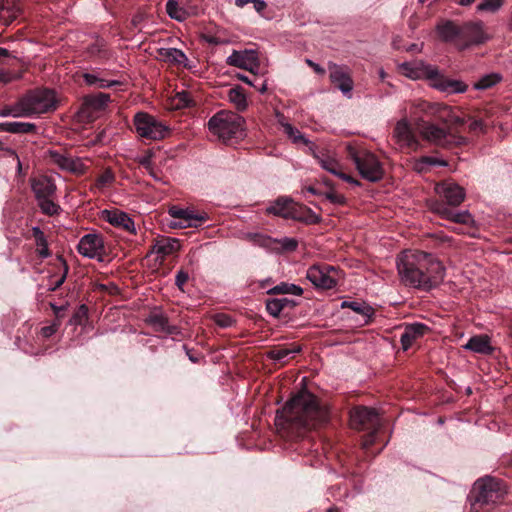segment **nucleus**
Listing matches in <instances>:
<instances>
[{
  "mask_svg": "<svg viewBox=\"0 0 512 512\" xmlns=\"http://www.w3.org/2000/svg\"><path fill=\"white\" fill-rule=\"evenodd\" d=\"M329 419V410L315 395L306 389L295 394L275 417V425L288 438L297 439L304 433L324 424Z\"/></svg>",
  "mask_w": 512,
  "mask_h": 512,
  "instance_id": "f257e3e1",
  "label": "nucleus"
},
{
  "mask_svg": "<svg viewBox=\"0 0 512 512\" xmlns=\"http://www.w3.org/2000/svg\"><path fill=\"white\" fill-rule=\"evenodd\" d=\"M401 281L409 287L430 291L445 277L443 264L431 253L417 251L403 254L397 261Z\"/></svg>",
  "mask_w": 512,
  "mask_h": 512,
  "instance_id": "f03ea898",
  "label": "nucleus"
},
{
  "mask_svg": "<svg viewBox=\"0 0 512 512\" xmlns=\"http://www.w3.org/2000/svg\"><path fill=\"white\" fill-rule=\"evenodd\" d=\"M402 73L411 78L418 79L425 76L431 81V86L443 93L460 94L468 89V85L461 80L447 78L441 75L438 69L432 65L405 62L400 65Z\"/></svg>",
  "mask_w": 512,
  "mask_h": 512,
  "instance_id": "7ed1b4c3",
  "label": "nucleus"
},
{
  "mask_svg": "<svg viewBox=\"0 0 512 512\" xmlns=\"http://www.w3.org/2000/svg\"><path fill=\"white\" fill-rule=\"evenodd\" d=\"M506 493L502 480L491 476L478 479L471 492L470 512H491Z\"/></svg>",
  "mask_w": 512,
  "mask_h": 512,
  "instance_id": "20e7f679",
  "label": "nucleus"
},
{
  "mask_svg": "<svg viewBox=\"0 0 512 512\" xmlns=\"http://www.w3.org/2000/svg\"><path fill=\"white\" fill-rule=\"evenodd\" d=\"M30 186L43 214L55 216L61 212V207L54 201L57 187L51 177L47 175L32 177Z\"/></svg>",
  "mask_w": 512,
  "mask_h": 512,
  "instance_id": "39448f33",
  "label": "nucleus"
},
{
  "mask_svg": "<svg viewBox=\"0 0 512 512\" xmlns=\"http://www.w3.org/2000/svg\"><path fill=\"white\" fill-rule=\"evenodd\" d=\"M351 424L359 430L369 431L363 440L364 448H369L376 442V435L382 426L380 416L375 408L359 406L350 413Z\"/></svg>",
  "mask_w": 512,
  "mask_h": 512,
  "instance_id": "423d86ee",
  "label": "nucleus"
},
{
  "mask_svg": "<svg viewBox=\"0 0 512 512\" xmlns=\"http://www.w3.org/2000/svg\"><path fill=\"white\" fill-rule=\"evenodd\" d=\"M244 118L234 112L221 110L208 121L209 130L219 139L226 142L242 131Z\"/></svg>",
  "mask_w": 512,
  "mask_h": 512,
  "instance_id": "0eeeda50",
  "label": "nucleus"
},
{
  "mask_svg": "<svg viewBox=\"0 0 512 512\" xmlns=\"http://www.w3.org/2000/svg\"><path fill=\"white\" fill-rule=\"evenodd\" d=\"M27 117H37L54 111L57 106L55 92L51 89H35L20 98Z\"/></svg>",
  "mask_w": 512,
  "mask_h": 512,
  "instance_id": "6e6552de",
  "label": "nucleus"
},
{
  "mask_svg": "<svg viewBox=\"0 0 512 512\" xmlns=\"http://www.w3.org/2000/svg\"><path fill=\"white\" fill-rule=\"evenodd\" d=\"M422 136L429 142L443 148L462 146L468 143V139L453 131L450 127L442 128L433 123H418Z\"/></svg>",
  "mask_w": 512,
  "mask_h": 512,
  "instance_id": "1a4fd4ad",
  "label": "nucleus"
},
{
  "mask_svg": "<svg viewBox=\"0 0 512 512\" xmlns=\"http://www.w3.org/2000/svg\"><path fill=\"white\" fill-rule=\"evenodd\" d=\"M349 157L354 162L360 176L369 182H378L384 176V170L377 156L367 150L349 149Z\"/></svg>",
  "mask_w": 512,
  "mask_h": 512,
  "instance_id": "9d476101",
  "label": "nucleus"
},
{
  "mask_svg": "<svg viewBox=\"0 0 512 512\" xmlns=\"http://www.w3.org/2000/svg\"><path fill=\"white\" fill-rule=\"evenodd\" d=\"M133 122L137 134L142 138L160 140L165 137L168 131L166 125L146 112L136 113Z\"/></svg>",
  "mask_w": 512,
  "mask_h": 512,
  "instance_id": "9b49d317",
  "label": "nucleus"
},
{
  "mask_svg": "<svg viewBox=\"0 0 512 512\" xmlns=\"http://www.w3.org/2000/svg\"><path fill=\"white\" fill-rule=\"evenodd\" d=\"M489 40L482 21H469L462 24L461 39L458 50H465L471 46L481 45Z\"/></svg>",
  "mask_w": 512,
  "mask_h": 512,
  "instance_id": "f8f14e48",
  "label": "nucleus"
},
{
  "mask_svg": "<svg viewBox=\"0 0 512 512\" xmlns=\"http://www.w3.org/2000/svg\"><path fill=\"white\" fill-rule=\"evenodd\" d=\"M79 254L89 259H97L102 262L104 260V243L98 234L84 235L77 246Z\"/></svg>",
  "mask_w": 512,
  "mask_h": 512,
  "instance_id": "ddd939ff",
  "label": "nucleus"
},
{
  "mask_svg": "<svg viewBox=\"0 0 512 512\" xmlns=\"http://www.w3.org/2000/svg\"><path fill=\"white\" fill-rule=\"evenodd\" d=\"M436 193L445 200V205L459 206L465 199L466 193L463 187L453 181H443L435 186Z\"/></svg>",
  "mask_w": 512,
  "mask_h": 512,
  "instance_id": "4468645a",
  "label": "nucleus"
},
{
  "mask_svg": "<svg viewBox=\"0 0 512 512\" xmlns=\"http://www.w3.org/2000/svg\"><path fill=\"white\" fill-rule=\"evenodd\" d=\"M226 63L230 66L248 70L251 73L259 68L258 55L256 51L251 49L233 50L231 55L227 57Z\"/></svg>",
  "mask_w": 512,
  "mask_h": 512,
  "instance_id": "2eb2a0df",
  "label": "nucleus"
},
{
  "mask_svg": "<svg viewBox=\"0 0 512 512\" xmlns=\"http://www.w3.org/2000/svg\"><path fill=\"white\" fill-rule=\"evenodd\" d=\"M48 157L49 161L61 170L74 174H83L86 170V166L80 158H74L54 150L48 152Z\"/></svg>",
  "mask_w": 512,
  "mask_h": 512,
  "instance_id": "dca6fc26",
  "label": "nucleus"
},
{
  "mask_svg": "<svg viewBox=\"0 0 512 512\" xmlns=\"http://www.w3.org/2000/svg\"><path fill=\"white\" fill-rule=\"evenodd\" d=\"M329 77L331 82L348 98L351 97L353 89V80L351 79L348 68L334 63L329 64Z\"/></svg>",
  "mask_w": 512,
  "mask_h": 512,
  "instance_id": "f3484780",
  "label": "nucleus"
},
{
  "mask_svg": "<svg viewBox=\"0 0 512 512\" xmlns=\"http://www.w3.org/2000/svg\"><path fill=\"white\" fill-rule=\"evenodd\" d=\"M431 210L438 214L441 218L450 220L454 223L469 225L473 222V218L468 210L453 211L444 202L433 201L430 204Z\"/></svg>",
  "mask_w": 512,
  "mask_h": 512,
  "instance_id": "a211bd4d",
  "label": "nucleus"
},
{
  "mask_svg": "<svg viewBox=\"0 0 512 512\" xmlns=\"http://www.w3.org/2000/svg\"><path fill=\"white\" fill-rule=\"evenodd\" d=\"M393 138L401 148H417L418 140L406 117L397 121Z\"/></svg>",
  "mask_w": 512,
  "mask_h": 512,
  "instance_id": "6ab92c4d",
  "label": "nucleus"
},
{
  "mask_svg": "<svg viewBox=\"0 0 512 512\" xmlns=\"http://www.w3.org/2000/svg\"><path fill=\"white\" fill-rule=\"evenodd\" d=\"M413 107L423 114L434 116L437 121L446 125L447 127L450 124V116L453 115V110L451 107L440 104H432L426 101H419L415 103Z\"/></svg>",
  "mask_w": 512,
  "mask_h": 512,
  "instance_id": "aec40b11",
  "label": "nucleus"
},
{
  "mask_svg": "<svg viewBox=\"0 0 512 512\" xmlns=\"http://www.w3.org/2000/svg\"><path fill=\"white\" fill-rule=\"evenodd\" d=\"M306 278L316 287L332 289L337 286L338 278L327 273L320 265L311 266L306 273Z\"/></svg>",
  "mask_w": 512,
  "mask_h": 512,
  "instance_id": "412c9836",
  "label": "nucleus"
},
{
  "mask_svg": "<svg viewBox=\"0 0 512 512\" xmlns=\"http://www.w3.org/2000/svg\"><path fill=\"white\" fill-rule=\"evenodd\" d=\"M101 218L114 227L121 228L131 234L136 233L135 223L132 218L125 212L118 209L103 210Z\"/></svg>",
  "mask_w": 512,
  "mask_h": 512,
  "instance_id": "4be33fe9",
  "label": "nucleus"
},
{
  "mask_svg": "<svg viewBox=\"0 0 512 512\" xmlns=\"http://www.w3.org/2000/svg\"><path fill=\"white\" fill-rule=\"evenodd\" d=\"M462 25H458L452 20H441L436 25V32L441 41L454 44L458 49L461 39Z\"/></svg>",
  "mask_w": 512,
  "mask_h": 512,
  "instance_id": "5701e85b",
  "label": "nucleus"
},
{
  "mask_svg": "<svg viewBox=\"0 0 512 512\" xmlns=\"http://www.w3.org/2000/svg\"><path fill=\"white\" fill-rule=\"evenodd\" d=\"M428 330V326L420 322L407 324L400 336V342L403 350H408L412 346L413 342L424 336Z\"/></svg>",
  "mask_w": 512,
  "mask_h": 512,
  "instance_id": "b1692460",
  "label": "nucleus"
},
{
  "mask_svg": "<svg viewBox=\"0 0 512 512\" xmlns=\"http://www.w3.org/2000/svg\"><path fill=\"white\" fill-rule=\"evenodd\" d=\"M169 215L174 219H179L183 222L198 223L199 225L208 220L206 213H196L192 209H183L177 206H172L168 211Z\"/></svg>",
  "mask_w": 512,
  "mask_h": 512,
  "instance_id": "393cba45",
  "label": "nucleus"
},
{
  "mask_svg": "<svg viewBox=\"0 0 512 512\" xmlns=\"http://www.w3.org/2000/svg\"><path fill=\"white\" fill-rule=\"evenodd\" d=\"M266 212L286 219L296 218L293 211L292 200L288 197H279L266 208Z\"/></svg>",
  "mask_w": 512,
  "mask_h": 512,
  "instance_id": "a878e982",
  "label": "nucleus"
},
{
  "mask_svg": "<svg viewBox=\"0 0 512 512\" xmlns=\"http://www.w3.org/2000/svg\"><path fill=\"white\" fill-rule=\"evenodd\" d=\"M147 323L150 324L157 332H163L168 335L178 333L177 326L170 325L168 322V318L162 312L159 311L152 312L147 318Z\"/></svg>",
  "mask_w": 512,
  "mask_h": 512,
  "instance_id": "bb28decb",
  "label": "nucleus"
},
{
  "mask_svg": "<svg viewBox=\"0 0 512 512\" xmlns=\"http://www.w3.org/2000/svg\"><path fill=\"white\" fill-rule=\"evenodd\" d=\"M463 348L484 355H489L493 352L490 337L485 334L472 336Z\"/></svg>",
  "mask_w": 512,
  "mask_h": 512,
  "instance_id": "cd10ccee",
  "label": "nucleus"
},
{
  "mask_svg": "<svg viewBox=\"0 0 512 512\" xmlns=\"http://www.w3.org/2000/svg\"><path fill=\"white\" fill-rule=\"evenodd\" d=\"M157 57L167 63L187 67L188 58L186 54L177 48H159Z\"/></svg>",
  "mask_w": 512,
  "mask_h": 512,
  "instance_id": "c85d7f7f",
  "label": "nucleus"
},
{
  "mask_svg": "<svg viewBox=\"0 0 512 512\" xmlns=\"http://www.w3.org/2000/svg\"><path fill=\"white\" fill-rule=\"evenodd\" d=\"M180 249V242L176 238L163 237L155 241L152 246L151 253L160 255L161 257L168 256Z\"/></svg>",
  "mask_w": 512,
  "mask_h": 512,
  "instance_id": "c756f323",
  "label": "nucleus"
},
{
  "mask_svg": "<svg viewBox=\"0 0 512 512\" xmlns=\"http://www.w3.org/2000/svg\"><path fill=\"white\" fill-rule=\"evenodd\" d=\"M20 14L16 0H0V21L5 25L11 24Z\"/></svg>",
  "mask_w": 512,
  "mask_h": 512,
  "instance_id": "7c9ffc66",
  "label": "nucleus"
},
{
  "mask_svg": "<svg viewBox=\"0 0 512 512\" xmlns=\"http://www.w3.org/2000/svg\"><path fill=\"white\" fill-rule=\"evenodd\" d=\"M36 125L30 122L7 121L0 123V131L12 134H29L36 131Z\"/></svg>",
  "mask_w": 512,
  "mask_h": 512,
  "instance_id": "2f4dec72",
  "label": "nucleus"
},
{
  "mask_svg": "<svg viewBox=\"0 0 512 512\" xmlns=\"http://www.w3.org/2000/svg\"><path fill=\"white\" fill-rule=\"evenodd\" d=\"M312 152L313 157L318 161V164L329 173L337 176L340 171V164L331 156L319 152L316 150V146L313 147Z\"/></svg>",
  "mask_w": 512,
  "mask_h": 512,
  "instance_id": "473e14b6",
  "label": "nucleus"
},
{
  "mask_svg": "<svg viewBox=\"0 0 512 512\" xmlns=\"http://www.w3.org/2000/svg\"><path fill=\"white\" fill-rule=\"evenodd\" d=\"M109 102L110 95L106 93L87 95L83 98V105L93 111L103 110Z\"/></svg>",
  "mask_w": 512,
  "mask_h": 512,
  "instance_id": "72a5a7b5",
  "label": "nucleus"
},
{
  "mask_svg": "<svg viewBox=\"0 0 512 512\" xmlns=\"http://www.w3.org/2000/svg\"><path fill=\"white\" fill-rule=\"evenodd\" d=\"M300 351V348L289 349L286 347L273 348L267 352V357L278 363H285Z\"/></svg>",
  "mask_w": 512,
  "mask_h": 512,
  "instance_id": "f704fd0d",
  "label": "nucleus"
},
{
  "mask_svg": "<svg viewBox=\"0 0 512 512\" xmlns=\"http://www.w3.org/2000/svg\"><path fill=\"white\" fill-rule=\"evenodd\" d=\"M228 99L238 111H244L248 106L246 95L241 86L231 88L228 92Z\"/></svg>",
  "mask_w": 512,
  "mask_h": 512,
  "instance_id": "c9c22d12",
  "label": "nucleus"
},
{
  "mask_svg": "<svg viewBox=\"0 0 512 512\" xmlns=\"http://www.w3.org/2000/svg\"><path fill=\"white\" fill-rule=\"evenodd\" d=\"M342 308H350L354 312L366 317L371 318L374 315V309L363 301H348L345 300L341 303Z\"/></svg>",
  "mask_w": 512,
  "mask_h": 512,
  "instance_id": "e433bc0d",
  "label": "nucleus"
},
{
  "mask_svg": "<svg viewBox=\"0 0 512 512\" xmlns=\"http://www.w3.org/2000/svg\"><path fill=\"white\" fill-rule=\"evenodd\" d=\"M83 79L87 85H90V86L95 85V86H97L99 88H103V89L111 88V87L118 86V85L122 84L121 81H119V80H106V79L100 78L95 73H84Z\"/></svg>",
  "mask_w": 512,
  "mask_h": 512,
  "instance_id": "4c0bfd02",
  "label": "nucleus"
},
{
  "mask_svg": "<svg viewBox=\"0 0 512 512\" xmlns=\"http://www.w3.org/2000/svg\"><path fill=\"white\" fill-rule=\"evenodd\" d=\"M282 127L284 132L294 143H303L309 147V150H313L315 144L307 139L297 128L289 123H282Z\"/></svg>",
  "mask_w": 512,
  "mask_h": 512,
  "instance_id": "58836bf2",
  "label": "nucleus"
},
{
  "mask_svg": "<svg viewBox=\"0 0 512 512\" xmlns=\"http://www.w3.org/2000/svg\"><path fill=\"white\" fill-rule=\"evenodd\" d=\"M267 294L270 295H279V294H291L300 296L303 294V289L295 284H290L286 282H281L280 284L270 288L267 291Z\"/></svg>",
  "mask_w": 512,
  "mask_h": 512,
  "instance_id": "ea45409f",
  "label": "nucleus"
},
{
  "mask_svg": "<svg viewBox=\"0 0 512 512\" xmlns=\"http://www.w3.org/2000/svg\"><path fill=\"white\" fill-rule=\"evenodd\" d=\"M248 239L254 244L269 251H275L276 238L261 233L248 235Z\"/></svg>",
  "mask_w": 512,
  "mask_h": 512,
  "instance_id": "a19ab883",
  "label": "nucleus"
},
{
  "mask_svg": "<svg viewBox=\"0 0 512 512\" xmlns=\"http://www.w3.org/2000/svg\"><path fill=\"white\" fill-rule=\"evenodd\" d=\"M166 12L170 18L182 22L186 20L188 13L182 8L177 0H168L166 3Z\"/></svg>",
  "mask_w": 512,
  "mask_h": 512,
  "instance_id": "79ce46f5",
  "label": "nucleus"
},
{
  "mask_svg": "<svg viewBox=\"0 0 512 512\" xmlns=\"http://www.w3.org/2000/svg\"><path fill=\"white\" fill-rule=\"evenodd\" d=\"M253 75H254L253 79L249 78L248 76H246V75H245V74H243V73H237V74L235 75V77H236L238 80H240V81H242V82H244V83H246V84H248V85H250V86L254 87V88H255L257 91H259L261 94L265 93V92H266V90H267V83H266V81H265V80H262V79H261V78L256 74V71H254Z\"/></svg>",
  "mask_w": 512,
  "mask_h": 512,
  "instance_id": "37998d69",
  "label": "nucleus"
},
{
  "mask_svg": "<svg viewBox=\"0 0 512 512\" xmlns=\"http://www.w3.org/2000/svg\"><path fill=\"white\" fill-rule=\"evenodd\" d=\"M502 80V76L498 73H491L482 76L477 82L474 83L475 90H485L491 88Z\"/></svg>",
  "mask_w": 512,
  "mask_h": 512,
  "instance_id": "c03bdc74",
  "label": "nucleus"
},
{
  "mask_svg": "<svg viewBox=\"0 0 512 512\" xmlns=\"http://www.w3.org/2000/svg\"><path fill=\"white\" fill-rule=\"evenodd\" d=\"M22 102L19 99L15 104L6 106L3 109L0 110V116L1 117H27L24 111V108L21 106Z\"/></svg>",
  "mask_w": 512,
  "mask_h": 512,
  "instance_id": "a18cd8bd",
  "label": "nucleus"
},
{
  "mask_svg": "<svg viewBox=\"0 0 512 512\" xmlns=\"http://www.w3.org/2000/svg\"><path fill=\"white\" fill-rule=\"evenodd\" d=\"M298 247V241L295 238L291 237H283L280 239H276L275 244V252L286 251L292 252L295 251Z\"/></svg>",
  "mask_w": 512,
  "mask_h": 512,
  "instance_id": "49530a36",
  "label": "nucleus"
},
{
  "mask_svg": "<svg viewBox=\"0 0 512 512\" xmlns=\"http://www.w3.org/2000/svg\"><path fill=\"white\" fill-rule=\"evenodd\" d=\"M266 311L273 318H279L285 312L279 298H269L265 301Z\"/></svg>",
  "mask_w": 512,
  "mask_h": 512,
  "instance_id": "de8ad7c7",
  "label": "nucleus"
},
{
  "mask_svg": "<svg viewBox=\"0 0 512 512\" xmlns=\"http://www.w3.org/2000/svg\"><path fill=\"white\" fill-rule=\"evenodd\" d=\"M504 0H481L477 5V12L495 13L503 6Z\"/></svg>",
  "mask_w": 512,
  "mask_h": 512,
  "instance_id": "09e8293b",
  "label": "nucleus"
},
{
  "mask_svg": "<svg viewBox=\"0 0 512 512\" xmlns=\"http://www.w3.org/2000/svg\"><path fill=\"white\" fill-rule=\"evenodd\" d=\"M423 165L428 166H441L446 167L448 165L447 161L444 159H440L434 156H423L417 163L416 167L418 170L423 169Z\"/></svg>",
  "mask_w": 512,
  "mask_h": 512,
  "instance_id": "8fccbe9b",
  "label": "nucleus"
},
{
  "mask_svg": "<svg viewBox=\"0 0 512 512\" xmlns=\"http://www.w3.org/2000/svg\"><path fill=\"white\" fill-rule=\"evenodd\" d=\"M174 100H175L176 106L178 108H186V107H191V106L195 105L193 98L191 97L190 93L187 91L178 92L176 94Z\"/></svg>",
  "mask_w": 512,
  "mask_h": 512,
  "instance_id": "3c124183",
  "label": "nucleus"
},
{
  "mask_svg": "<svg viewBox=\"0 0 512 512\" xmlns=\"http://www.w3.org/2000/svg\"><path fill=\"white\" fill-rule=\"evenodd\" d=\"M62 266H63V273L62 275L52 284V286L49 288L51 291H55L58 289L65 281L68 273V265L66 261L62 258V256L58 257Z\"/></svg>",
  "mask_w": 512,
  "mask_h": 512,
  "instance_id": "603ef678",
  "label": "nucleus"
},
{
  "mask_svg": "<svg viewBox=\"0 0 512 512\" xmlns=\"http://www.w3.org/2000/svg\"><path fill=\"white\" fill-rule=\"evenodd\" d=\"M154 156L153 151L147 150L143 155L137 157V162L144 167L145 169L151 168L153 166L152 164V158Z\"/></svg>",
  "mask_w": 512,
  "mask_h": 512,
  "instance_id": "864d4df0",
  "label": "nucleus"
},
{
  "mask_svg": "<svg viewBox=\"0 0 512 512\" xmlns=\"http://www.w3.org/2000/svg\"><path fill=\"white\" fill-rule=\"evenodd\" d=\"M114 181V174L111 170H105L97 179V186L104 187L105 185L112 183Z\"/></svg>",
  "mask_w": 512,
  "mask_h": 512,
  "instance_id": "5fc2aeb1",
  "label": "nucleus"
},
{
  "mask_svg": "<svg viewBox=\"0 0 512 512\" xmlns=\"http://www.w3.org/2000/svg\"><path fill=\"white\" fill-rule=\"evenodd\" d=\"M32 233H33V236L35 237L36 245L38 248L47 246L48 243H47L46 237H45L43 231L40 229V227H38V226L33 227Z\"/></svg>",
  "mask_w": 512,
  "mask_h": 512,
  "instance_id": "6e6d98bb",
  "label": "nucleus"
},
{
  "mask_svg": "<svg viewBox=\"0 0 512 512\" xmlns=\"http://www.w3.org/2000/svg\"><path fill=\"white\" fill-rule=\"evenodd\" d=\"M105 48V42L104 40H96L93 44H91L87 51L91 56H98Z\"/></svg>",
  "mask_w": 512,
  "mask_h": 512,
  "instance_id": "4d7b16f0",
  "label": "nucleus"
},
{
  "mask_svg": "<svg viewBox=\"0 0 512 512\" xmlns=\"http://www.w3.org/2000/svg\"><path fill=\"white\" fill-rule=\"evenodd\" d=\"M18 78L19 76L15 73H12L8 70L0 69V85H6Z\"/></svg>",
  "mask_w": 512,
  "mask_h": 512,
  "instance_id": "13d9d810",
  "label": "nucleus"
},
{
  "mask_svg": "<svg viewBox=\"0 0 512 512\" xmlns=\"http://www.w3.org/2000/svg\"><path fill=\"white\" fill-rule=\"evenodd\" d=\"M325 198L333 204L342 205L346 202V198L335 192H326Z\"/></svg>",
  "mask_w": 512,
  "mask_h": 512,
  "instance_id": "bf43d9fd",
  "label": "nucleus"
},
{
  "mask_svg": "<svg viewBox=\"0 0 512 512\" xmlns=\"http://www.w3.org/2000/svg\"><path fill=\"white\" fill-rule=\"evenodd\" d=\"M189 276H188V273L183 271V270H180L177 272L176 276H175V285L181 290L183 291V286L184 284L187 282Z\"/></svg>",
  "mask_w": 512,
  "mask_h": 512,
  "instance_id": "052dcab7",
  "label": "nucleus"
},
{
  "mask_svg": "<svg viewBox=\"0 0 512 512\" xmlns=\"http://www.w3.org/2000/svg\"><path fill=\"white\" fill-rule=\"evenodd\" d=\"M169 226L171 228H187V227H198V223H190V222H183L179 219H174L170 222Z\"/></svg>",
  "mask_w": 512,
  "mask_h": 512,
  "instance_id": "680f3d73",
  "label": "nucleus"
},
{
  "mask_svg": "<svg viewBox=\"0 0 512 512\" xmlns=\"http://www.w3.org/2000/svg\"><path fill=\"white\" fill-rule=\"evenodd\" d=\"M279 299H280V302L285 311H291L298 305L297 301L287 298V297H283V298H279Z\"/></svg>",
  "mask_w": 512,
  "mask_h": 512,
  "instance_id": "e2e57ef3",
  "label": "nucleus"
},
{
  "mask_svg": "<svg viewBox=\"0 0 512 512\" xmlns=\"http://www.w3.org/2000/svg\"><path fill=\"white\" fill-rule=\"evenodd\" d=\"M469 130L472 131V132L480 131V132L484 133L485 132L484 122L482 120H479V119H474L469 124Z\"/></svg>",
  "mask_w": 512,
  "mask_h": 512,
  "instance_id": "0e129e2a",
  "label": "nucleus"
},
{
  "mask_svg": "<svg viewBox=\"0 0 512 512\" xmlns=\"http://www.w3.org/2000/svg\"><path fill=\"white\" fill-rule=\"evenodd\" d=\"M465 123L464 118H461L460 116L456 115L453 112V115L450 116V124L448 127H450L453 131H456L453 126H461Z\"/></svg>",
  "mask_w": 512,
  "mask_h": 512,
  "instance_id": "69168bd1",
  "label": "nucleus"
},
{
  "mask_svg": "<svg viewBox=\"0 0 512 512\" xmlns=\"http://www.w3.org/2000/svg\"><path fill=\"white\" fill-rule=\"evenodd\" d=\"M56 331H57V325L53 324V325L43 327L41 329V334L43 335V337L49 338L53 334H55Z\"/></svg>",
  "mask_w": 512,
  "mask_h": 512,
  "instance_id": "338daca9",
  "label": "nucleus"
},
{
  "mask_svg": "<svg viewBox=\"0 0 512 512\" xmlns=\"http://www.w3.org/2000/svg\"><path fill=\"white\" fill-rule=\"evenodd\" d=\"M337 177H339L340 179H342V180H344V181H346V182H348V183H351V184H353V185H355V186H359V185H360V183H359V181H358V180H356V179H354L353 177H351V176H349V175H347V174L343 173L341 170H340V171H339V173L337 174Z\"/></svg>",
  "mask_w": 512,
  "mask_h": 512,
  "instance_id": "774afa93",
  "label": "nucleus"
}]
</instances>
